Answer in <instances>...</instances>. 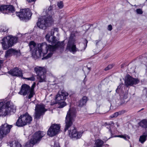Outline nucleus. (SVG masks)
I'll use <instances>...</instances> for the list:
<instances>
[{
  "mask_svg": "<svg viewBox=\"0 0 147 147\" xmlns=\"http://www.w3.org/2000/svg\"><path fill=\"white\" fill-rule=\"evenodd\" d=\"M58 30V28H55L51 30L50 35L52 36L50 38V35L49 34H47L45 36L47 41L53 44H55L54 46L48 45L45 42L37 44L33 41L29 42L28 46L32 55L34 58L36 59L41 57H44L47 54V55L44 58H49L52 56L57 48H62L64 46L63 42H59L56 39L55 37L52 36L54 34V32H57Z\"/></svg>",
  "mask_w": 147,
  "mask_h": 147,
  "instance_id": "f257e3e1",
  "label": "nucleus"
},
{
  "mask_svg": "<svg viewBox=\"0 0 147 147\" xmlns=\"http://www.w3.org/2000/svg\"><path fill=\"white\" fill-rule=\"evenodd\" d=\"M16 107L11 102L5 103L0 102V115L5 116L10 114L13 113L16 111Z\"/></svg>",
  "mask_w": 147,
  "mask_h": 147,
  "instance_id": "f03ea898",
  "label": "nucleus"
},
{
  "mask_svg": "<svg viewBox=\"0 0 147 147\" xmlns=\"http://www.w3.org/2000/svg\"><path fill=\"white\" fill-rule=\"evenodd\" d=\"M17 37L11 35L8 36L4 37L2 40L1 42L3 48L4 50H6L9 47L12 46L17 41Z\"/></svg>",
  "mask_w": 147,
  "mask_h": 147,
  "instance_id": "7ed1b4c3",
  "label": "nucleus"
},
{
  "mask_svg": "<svg viewBox=\"0 0 147 147\" xmlns=\"http://www.w3.org/2000/svg\"><path fill=\"white\" fill-rule=\"evenodd\" d=\"M76 109H70L67 113L65 120V131L72 125L73 121L76 117Z\"/></svg>",
  "mask_w": 147,
  "mask_h": 147,
  "instance_id": "20e7f679",
  "label": "nucleus"
},
{
  "mask_svg": "<svg viewBox=\"0 0 147 147\" xmlns=\"http://www.w3.org/2000/svg\"><path fill=\"white\" fill-rule=\"evenodd\" d=\"M32 120V117L27 113L21 115L16 123V125L18 127H22L30 124Z\"/></svg>",
  "mask_w": 147,
  "mask_h": 147,
  "instance_id": "39448f33",
  "label": "nucleus"
},
{
  "mask_svg": "<svg viewBox=\"0 0 147 147\" xmlns=\"http://www.w3.org/2000/svg\"><path fill=\"white\" fill-rule=\"evenodd\" d=\"M34 70L37 74V79L40 82L45 81V69L42 67L37 66L34 68Z\"/></svg>",
  "mask_w": 147,
  "mask_h": 147,
  "instance_id": "423d86ee",
  "label": "nucleus"
},
{
  "mask_svg": "<svg viewBox=\"0 0 147 147\" xmlns=\"http://www.w3.org/2000/svg\"><path fill=\"white\" fill-rule=\"evenodd\" d=\"M53 21V18H51V17L50 18H47L46 16H44L40 17L39 19L37 25L39 28L44 29L48 25L47 24L50 23Z\"/></svg>",
  "mask_w": 147,
  "mask_h": 147,
  "instance_id": "0eeeda50",
  "label": "nucleus"
},
{
  "mask_svg": "<svg viewBox=\"0 0 147 147\" xmlns=\"http://www.w3.org/2000/svg\"><path fill=\"white\" fill-rule=\"evenodd\" d=\"M17 16H18L20 20H24L29 19L32 13L29 9H23L21 10L20 12L16 13Z\"/></svg>",
  "mask_w": 147,
  "mask_h": 147,
  "instance_id": "6e6552de",
  "label": "nucleus"
},
{
  "mask_svg": "<svg viewBox=\"0 0 147 147\" xmlns=\"http://www.w3.org/2000/svg\"><path fill=\"white\" fill-rule=\"evenodd\" d=\"M12 127V125H9L5 123L0 127V138L4 137L10 131Z\"/></svg>",
  "mask_w": 147,
  "mask_h": 147,
  "instance_id": "1a4fd4ad",
  "label": "nucleus"
},
{
  "mask_svg": "<svg viewBox=\"0 0 147 147\" xmlns=\"http://www.w3.org/2000/svg\"><path fill=\"white\" fill-rule=\"evenodd\" d=\"M60 126L57 124H52L47 131V134L50 137H53L58 134Z\"/></svg>",
  "mask_w": 147,
  "mask_h": 147,
  "instance_id": "9d476101",
  "label": "nucleus"
},
{
  "mask_svg": "<svg viewBox=\"0 0 147 147\" xmlns=\"http://www.w3.org/2000/svg\"><path fill=\"white\" fill-rule=\"evenodd\" d=\"M47 110L43 104L36 105L35 108V118L39 119L40 116L43 115Z\"/></svg>",
  "mask_w": 147,
  "mask_h": 147,
  "instance_id": "9b49d317",
  "label": "nucleus"
},
{
  "mask_svg": "<svg viewBox=\"0 0 147 147\" xmlns=\"http://www.w3.org/2000/svg\"><path fill=\"white\" fill-rule=\"evenodd\" d=\"M68 95L67 92H59L56 95L55 100L56 103H59L60 102L63 101L66 99V97Z\"/></svg>",
  "mask_w": 147,
  "mask_h": 147,
  "instance_id": "f8f14e48",
  "label": "nucleus"
},
{
  "mask_svg": "<svg viewBox=\"0 0 147 147\" xmlns=\"http://www.w3.org/2000/svg\"><path fill=\"white\" fill-rule=\"evenodd\" d=\"M0 11L4 13L13 12L15 11L14 7L12 5H0Z\"/></svg>",
  "mask_w": 147,
  "mask_h": 147,
  "instance_id": "ddd939ff",
  "label": "nucleus"
},
{
  "mask_svg": "<svg viewBox=\"0 0 147 147\" xmlns=\"http://www.w3.org/2000/svg\"><path fill=\"white\" fill-rule=\"evenodd\" d=\"M30 87L26 84H24L21 86L20 91L18 93L20 94L25 96L30 92Z\"/></svg>",
  "mask_w": 147,
  "mask_h": 147,
  "instance_id": "4468645a",
  "label": "nucleus"
},
{
  "mask_svg": "<svg viewBox=\"0 0 147 147\" xmlns=\"http://www.w3.org/2000/svg\"><path fill=\"white\" fill-rule=\"evenodd\" d=\"M139 80L136 78H133L131 76L127 77V79L125 81V85L127 86L129 85L132 86L139 83Z\"/></svg>",
  "mask_w": 147,
  "mask_h": 147,
  "instance_id": "2eb2a0df",
  "label": "nucleus"
},
{
  "mask_svg": "<svg viewBox=\"0 0 147 147\" xmlns=\"http://www.w3.org/2000/svg\"><path fill=\"white\" fill-rule=\"evenodd\" d=\"M82 133L79 132L78 133L75 129L69 131V136L71 138H80L81 137Z\"/></svg>",
  "mask_w": 147,
  "mask_h": 147,
  "instance_id": "dca6fc26",
  "label": "nucleus"
},
{
  "mask_svg": "<svg viewBox=\"0 0 147 147\" xmlns=\"http://www.w3.org/2000/svg\"><path fill=\"white\" fill-rule=\"evenodd\" d=\"M9 73L13 76L21 77L22 76V71L16 67L9 71Z\"/></svg>",
  "mask_w": 147,
  "mask_h": 147,
  "instance_id": "f3484780",
  "label": "nucleus"
},
{
  "mask_svg": "<svg viewBox=\"0 0 147 147\" xmlns=\"http://www.w3.org/2000/svg\"><path fill=\"white\" fill-rule=\"evenodd\" d=\"M41 140V138H31L24 146V147H32L33 145L38 144Z\"/></svg>",
  "mask_w": 147,
  "mask_h": 147,
  "instance_id": "a211bd4d",
  "label": "nucleus"
},
{
  "mask_svg": "<svg viewBox=\"0 0 147 147\" xmlns=\"http://www.w3.org/2000/svg\"><path fill=\"white\" fill-rule=\"evenodd\" d=\"M12 54L16 55L17 56H19L20 55V51L12 49H9L5 52V57L7 58Z\"/></svg>",
  "mask_w": 147,
  "mask_h": 147,
  "instance_id": "6ab92c4d",
  "label": "nucleus"
},
{
  "mask_svg": "<svg viewBox=\"0 0 147 147\" xmlns=\"http://www.w3.org/2000/svg\"><path fill=\"white\" fill-rule=\"evenodd\" d=\"M67 49L73 53H75L77 50V49L76 48V45H74L70 40H69L68 42Z\"/></svg>",
  "mask_w": 147,
  "mask_h": 147,
  "instance_id": "aec40b11",
  "label": "nucleus"
},
{
  "mask_svg": "<svg viewBox=\"0 0 147 147\" xmlns=\"http://www.w3.org/2000/svg\"><path fill=\"white\" fill-rule=\"evenodd\" d=\"M139 125L142 127L146 128L147 130V121L146 120L144 119L141 121ZM147 137V133H144L142 135L140 136V138H146Z\"/></svg>",
  "mask_w": 147,
  "mask_h": 147,
  "instance_id": "412c9836",
  "label": "nucleus"
},
{
  "mask_svg": "<svg viewBox=\"0 0 147 147\" xmlns=\"http://www.w3.org/2000/svg\"><path fill=\"white\" fill-rule=\"evenodd\" d=\"M45 135L44 132L39 131L36 132L33 135V138H42Z\"/></svg>",
  "mask_w": 147,
  "mask_h": 147,
  "instance_id": "4be33fe9",
  "label": "nucleus"
},
{
  "mask_svg": "<svg viewBox=\"0 0 147 147\" xmlns=\"http://www.w3.org/2000/svg\"><path fill=\"white\" fill-rule=\"evenodd\" d=\"M9 145L11 147H22V145L18 141H13L9 142Z\"/></svg>",
  "mask_w": 147,
  "mask_h": 147,
  "instance_id": "5701e85b",
  "label": "nucleus"
},
{
  "mask_svg": "<svg viewBox=\"0 0 147 147\" xmlns=\"http://www.w3.org/2000/svg\"><path fill=\"white\" fill-rule=\"evenodd\" d=\"M35 83L34 82L32 85L31 88H30V92L28 96V98L29 99H30L32 98L33 96V95L35 94L34 91V88L35 87Z\"/></svg>",
  "mask_w": 147,
  "mask_h": 147,
  "instance_id": "b1692460",
  "label": "nucleus"
},
{
  "mask_svg": "<svg viewBox=\"0 0 147 147\" xmlns=\"http://www.w3.org/2000/svg\"><path fill=\"white\" fill-rule=\"evenodd\" d=\"M87 101V97L86 96H84L82 99L81 100L79 103L78 106L80 107H81L85 105Z\"/></svg>",
  "mask_w": 147,
  "mask_h": 147,
  "instance_id": "393cba45",
  "label": "nucleus"
},
{
  "mask_svg": "<svg viewBox=\"0 0 147 147\" xmlns=\"http://www.w3.org/2000/svg\"><path fill=\"white\" fill-rule=\"evenodd\" d=\"M52 7L50 6L45 11V12L46 14V15L44 16H46V17L47 18H50L51 17V18H53L51 16H50V14H51V10H52Z\"/></svg>",
  "mask_w": 147,
  "mask_h": 147,
  "instance_id": "a878e982",
  "label": "nucleus"
},
{
  "mask_svg": "<svg viewBox=\"0 0 147 147\" xmlns=\"http://www.w3.org/2000/svg\"><path fill=\"white\" fill-rule=\"evenodd\" d=\"M103 144V141L100 139H98L96 141L94 147H101Z\"/></svg>",
  "mask_w": 147,
  "mask_h": 147,
  "instance_id": "bb28decb",
  "label": "nucleus"
},
{
  "mask_svg": "<svg viewBox=\"0 0 147 147\" xmlns=\"http://www.w3.org/2000/svg\"><path fill=\"white\" fill-rule=\"evenodd\" d=\"M125 112V110H122L121 111H119L118 112H116L113 114L111 115L110 117L111 118L116 117L119 115L123 114Z\"/></svg>",
  "mask_w": 147,
  "mask_h": 147,
  "instance_id": "cd10ccee",
  "label": "nucleus"
},
{
  "mask_svg": "<svg viewBox=\"0 0 147 147\" xmlns=\"http://www.w3.org/2000/svg\"><path fill=\"white\" fill-rule=\"evenodd\" d=\"M109 131H110V132L111 133V134H112V133L111 132V130L110 129H109ZM120 137L121 138H129V137L126 134H124V135H119L118 136H114L112 134V136L111 138H112L113 137Z\"/></svg>",
  "mask_w": 147,
  "mask_h": 147,
  "instance_id": "c85d7f7f",
  "label": "nucleus"
},
{
  "mask_svg": "<svg viewBox=\"0 0 147 147\" xmlns=\"http://www.w3.org/2000/svg\"><path fill=\"white\" fill-rule=\"evenodd\" d=\"M59 105V107L60 108H62L64 107L66 105V104L63 101L60 102L59 103H57Z\"/></svg>",
  "mask_w": 147,
  "mask_h": 147,
  "instance_id": "c756f323",
  "label": "nucleus"
},
{
  "mask_svg": "<svg viewBox=\"0 0 147 147\" xmlns=\"http://www.w3.org/2000/svg\"><path fill=\"white\" fill-rule=\"evenodd\" d=\"M7 30V28L5 26H0V31L1 32H5Z\"/></svg>",
  "mask_w": 147,
  "mask_h": 147,
  "instance_id": "7c9ffc66",
  "label": "nucleus"
},
{
  "mask_svg": "<svg viewBox=\"0 0 147 147\" xmlns=\"http://www.w3.org/2000/svg\"><path fill=\"white\" fill-rule=\"evenodd\" d=\"M57 5L58 7L60 9L62 8L63 6V3L62 1L58 2Z\"/></svg>",
  "mask_w": 147,
  "mask_h": 147,
  "instance_id": "2f4dec72",
  "label": "nucleus"
},
{
  "mask_svg": "<svg viewBox=\"0 0 147 147\" xmlns=\"http://www.w3.org/2000/svg\"><path fill=\"white\" fill-rule=\"evenodd\" d=\"M24 79H26L28 80H30L34 81L35 80V78L34 76H32L31 77L27 78H24Z\"/></svg>",
  "mask_w": 147,
  "mask_h": 147,
  "instance_id": "473e14b6",
  "label": "nucleus"
},
{
  "mask_svg": "<svg viewBox=\"0 0 147 147\" xmlns=\"http://www.w3.org/2000/svg\"><path fill=\"white\" fill-rule=\"evenodd\" d=\"M113 65L112 64L109 65H108L107 67H106L105 68V71L108 70L109 69H111L113 67Z\"/></svg>",
  "mask_w": 147,
  "mask_h": 147,
  "instance_id": "72a5a7b5",
  "label": "nucleus"
},
{
  "mask_svg": "<svg viewBox=\"0 0 147 147\" xmlns=\"http://www.w3.org/2000/svg\"><path fill=\"white\" fill-rule=\"evenodd\" d=\"M136 11L138 14H141L143 13V11L142 9H138L136 10Z\"/></svg>",
  "mask_w": 147,
  "mask_h": 147,
  "instance_id": "f704fd0d",
  "label": "nucleus"
},
{
  "mask_svg": "<svg viewBox=\"0 0 147 147\" xmlns=\"http://www.w3.org/2000/svg\"><path fill=\"white\" fill-rule=\"evenodd\" d=\"M146 140V138H139V141L142 143H143Z\"/></svg>",
  "mask_w": 147,
  "mask_h": 147,
  "instance_id": "c9c22d12",
  "label": "nucleus"
},
{
  "mask_svg": "<svg viewBox=\"0 0 147 147\" xmlns=\"http://www.w3.org/2000/svg\"><path fill=\"white\" fill-rule=\"evenodd\" d=\"M112 29V25L110 24L108 26L107 30L109 31H111Z\"/></svg>",
  "mask_w": 147,
  "mask_h": 147,
  "instance_id": "e433bc0d",
  "label": "nucleus"
},
{
  "mask_svg": "<svg viewBox=\"0 0 147 147\" xmlns=\"http://www.w3.org/2000/svg\"><path fill=\"white\" fill-rule=\"evenodd\" d=\"M54 147H60L59 144L58 143H55L54 144Z\"/></svg>",
  "mask_w": 147,
  "mask_h": 147,
  "instance_id": "4c0bfd02",
  "label": "nucleus"
},
{
  "mask_svg": "<svg viewBox=\"0 0 147 147\" xmlns=\"http://www.w3.org/2000/svg\"><path fill=\"white\" fill-rule=\"evenodd\" d=\"M28 3H31L32 2H34L36 0H26Z\"/></svg>",
  "mask_w": 147,
  "mask_h": 147,
  "instance_id": "58836bf2",
  "label": "nucleus"
},
{
  "mask_svg": "<svg viewBox=\"0 0 147 147\" xmlns=\"http://www.w3.org/2000/svg\"><path fill=\"white\" fill-rule=\"evenodd\" d=\"M120 86H119L118 87H117V88L116 89V92H117V90H118L119 89V88H120Z\"/></svg>",
  "mask_w": 147,
  "mask_h": 147,
  "instance_id": "ea45409f",
  "label": "nucleus"
},
{
  "mask_svg": "<svg viewBox=\"0 0 147 147\" xmlns=\"http://www.w3.org/2000/svg\"><path fill=\"white\" fill-rule=\"evenodd\" d=\"M147 59L145 57H144L142 58V59L144 60H146Z\"/></svg>",
  "mask_w": 147,
  "mask_h": 147,
  "instance_id": "a19ab883",
  "label": "nucleus"
},
{
  "mask_svg": "<svg viewBox=\"0 0 147 147\" xmlns=\"http://www.w3.org/2000/svg\"><path fill=\"white\" fill-rule=\"evenodd\" d=\"M144 109L143 108V109H141L138 112H140V111L143 110Z\"/></svg>",
  "mask_w": 147,
  "mask_h": 147,
  "instance_id": "79ce46f5",
  "label": "nucleus"
},
{
  "mask_svg": "<svg viewBox=\"0 0 147 147\" xmlns=\"http://www.w3.org/2000/svg\"><path fill=\"white\" fill-rule=\"evenodd\" d=\"M146 74H147V68L146 69Z\"/></svg>",
  "mask_w": 147,
  "mask_h": 147,
  "instance_id": "37998d69",
  "label": "nucleus"
},
{
  "mask_svg": "<svg viewBox=\"0 0 147 147\" xmlns=\"http://www.w3.org/2000/svg\"><path fill=\"white\" fill-rule=\"evenodd\" d=\"M146 67H147V62L146 63Z\"/></svg>",
  "mask_w": 147,
  "mask_h": 147,
  "instance_id": "c03bdc74",
  "label": "nucleus"
},
{
  "mask_svg": "<svg viewBox=\"0 0 147 147\" xmlns=\"http://www.w3.org/2000/svg\"><path fill=\"white\" fill-rule=\"evenodd\" d=\"M105 147H106V146H105Z\"/></svg>",
  "mask_w": 147,
  "mask_h": 147,
  "instance_id": "a18cd8bd",
  "label": "nucleus"
}]
</instances>
